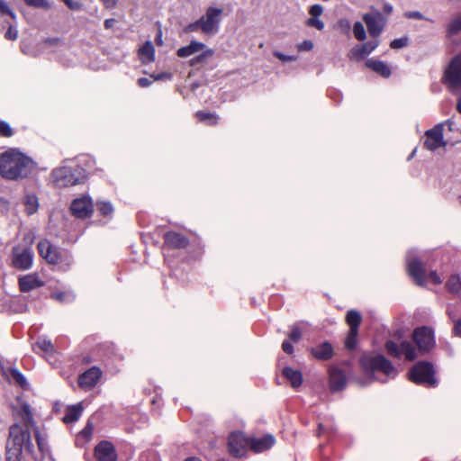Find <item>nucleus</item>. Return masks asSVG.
Instances as JSON below:
<instances>
[{
	"mask_svg": "<svg viewBox=\"0 0 461 461\" xmlns=\"http://www.w3.org/2000/svg\"><path fill=\"white\" fill-rule=\"evenodd\" d=\"M204 49V43L196 41H191L188 45L181 47L176 50V56L178 58H187L196 52L203 50Z\"/></svg>",
	"mask_w": 461,
	"mask_h": 461,
	"instance_id": "2f4dec72",
	"label": "nucleus"
},
{
	"mask_svg": "<svg viewBox=\"0 0 461 461\" xmlns=\"http://www.w3.org/2000/svg\"><path fill=\"white\" fill-rule=\"evenodd\" d=\"M411 338L421 355L430 352L436 344L434 331L427 326L415 328Z\"/></svg>",
	"mask_w": 461,
	"mask_h": 461,
	"instance_id": "f8f14e48",
	"label": "nucleus"
},
{
	"mask_svg": "<svg viewBox=\"0 0 461 461\" xmlns=\"http://www.w3.org/2000/svg\"><path fill=\"white\" fill-rule=\"evenodd\" d=\"M453 332L456 336L461 337V318L455 322Z\"/></svg>",
	"mask_w": 461,
	"mask_h": 461,
	"instance_id": "680f3d73",
	"label": "nucleus"
},
{
	"mask_svg": "<svg viewBox=\"0 0 461 461\" xmlns=\"http://www.w3.org/2000/svg\"><path fill=\"white\" fill-rule=\"evenodd\" d=\"M201 51L202 52L200 54L190 59L188 61V65L196 71L205 68L209 64L210 59H212L215 54L214 50L206 47Z\"/></svg>",
	"mask_w": 461,
	"mask_h": 461,
	"instance_id": "bb28decb",
	"label": "nucleus"
},
{
	"mask_svg": "<svg viewBox=\"0 0 461 461\" xmlns=\"http://www.w3.org/2000/svg\"><path fill=\"white\" fill-rule=\"evenodd\" d=\"M69 210L71 214L77 219H88L94 212L93 200L89 195L84 194L72 201Z\"/></svg>",
	"mask_w": 461,
	"mask_h": 461,
	"instance_id": "f3484780",
	"label": "nucleus"
},
{
	"mask_svg": "<svg viewBox=\"0 0 461 461\" xmlns=\"http://www.w3.org/2000/svg\"><path fill=\"white\" fill-rule=\"evenodd\" d=\"M282 375L287 381H289L291 386L294 388H297L303 384V374L299 370H294L290 366H285L282 370Z\"/></svg>",
	"mask_w": 461,
	"mask_h": 461,
	"instance_id": "7c9ffc66",
	"label": "nucleus"
},
{
	"mask_svg": "<svg viewBox=\"0 0 461 461\" xmlns=\"http://www.w3.org/2000/svg\"><path fill=\"white\" fill-rule=\"evenodd\" d=\"M249 437L242 432L235 431L230 434L228 438L229 454L236 458H241L246 456L249 449Z\"/></svg>",
	"mask_w": 461,
	"mask_h": 461,
	"instance_id": "2eb2a0df",
	"label": "nucleus"
},
{
	"mask_svg": "<svg viewBox=\"0 0 461 461\" xmlns=\"http://www.w3.org/2000/svg\"><path fill=\"white\" fill-rule=\"evenodd\" d=\"M14 135V131L5 121H0V136L5 138H10Z\"/></svg>",
	"mask_w": 461,
	"mask_h": 461,
	"instance_id": "a18cd8bd",
	"label": "nucleus"
},
{
	"mask_svg": "<svg viewBox=\"0 0 461 461\" xmlns=\"http://www.w3.org/2000/svg\"><path fill=\"white\" fill-rule=\"evenodd\" d=\"M94 456L97 461H117L118 454L114 445L109 440H101L94 448Z\"/></svg>",
	"mask_w": 461,
	"mask_h": 461,
	"instance_id": "aec40b11",
	"label": "nucleus"
},
{
	"mask_svg": "<svg viewBox=\"0 0 461 461\" xmlns=\"http://www.w3.org/2000/svg\"><path fill=\"white\" fill-rule=\"evenodd\" d=\"M456 110L459 113H461V98L458 99L456 104Z\"/></svg>",
	"mask_w": 461,
	"mask_h": 461,
	"instance_id": "774afa93",
	"label": "nucleus"
},
{
	"mask_svg": "<svg viewBox=\"0 0 461 461\" xmlns=\"http://www.w3.org/2000/svg\"><path fill=\"white\" fill-rule=\"evenodd\" d=\"M138 57L140 62L144 65L155 61V48L150 41H147L138 50Z\"/></svg>",
	"mask_w": 461,
	"mask_h": 461,
	"instance_id": "c756f323",
	"label": "nucleus"
},
{
	"mask_svg": "<svg viewBox=\"0 0 461 461\" xmlns=\"http://www.w3.org/2000/svg\"><path fill=\"white\" fill-rule=\"evenodd\" d=\"M384 348L387 354L394 358H400L402 356H404L408 361H413L417 358L416 348L408 340H402L400 345L393 340H387Z\"/></svg>",
	"mask_w": 461,
	"mask_h": 461,
	"instance_id": "ddd939ff",
	"label": "nucleus"
},
{
	"mask_svg": "<svg viewBox=\"0 0 461 461\" xmlns=\"http://www.w3.org/2000/svg\"><path fill=\"white\" fill-rule=\"evenodd\" d=\"M249 449L254 453H261L270 449L275 442V438L267 434L261 438H249Z\"/></svg>",
	"mask_w": 461,
	"mask_h": 461,
	"instance_id": "393cba45",
	"label": "nucleus"
},
{
	"mask_svg": "<svg viewBox=\"0 0 461 461\" xmlns=\"http://www.w3.org/2000/svg\"><path fill=\"white\" fill-rule=\"evenodd\" d=\"M95 359L89 355L82 356L80 358V364L83 366L90 365Z\"/></svg>",
	"mask_w": 461,
	"mask_h": 461,
	"instance_id": "bf43d9fd",
	"label": "nucleus"
},
{
	"mask_svg": "<svg viewBox=\"0 0 461 461\" xmlns=\"http://www.w3.org/2000/svg\"><path fill=\"white\" fill-rule=\"evenodd\" d=\"M62 2L70 9V10H80L82 5L79 2L74 0H62Z\"/></svg>",
	"mask_w": 461,
	"mask_h": 461,
	"instance_id": "864d4df0",
	"label": "nucleus"
},
{
	"mask_svg": "<svg viewBox=\"0 0 461 461\" xmlns=\"http://www.w3.org/2000/svg\"><path fill=\"white\" fill-rule=\"evenodd\" d=\"M95 208L98 215L109 219L112 218L114 211L112 203L106 201H97L95 203Z\"/></svg>",
	"mask_w": 461,
	"mask_h": 461,
	"instance_id": "4c0bfd02",
	"label": "nucleus"
},
{
	"mask_svg": "<svg viewBox=\"0 0 461 461\" xmlns=\"http://www.w3.org/2000/svg\"><path fill=\"white\" fill-rule=\"evenodd\" d=\"M93 434V425L88 422L86 427L78 433L77 439L83 438L86 442L90 441Z\"/></svg>",
	"mask_w": 461,
	"mask_h": 461,
	"instance_id": "c03bdc74",
	"label": "nucleus"
},
{
	"mask_svg": "<svg viewBox=\"0 0 461 461\" xmlns=\"http://www.w3.org/2000/svg\"><path fill=\"white\" fill-rule=\"evenodd\" d=\"M333 448L330 445L321 447V461H333L332 458Z\"/></svg>",
	"mask_w": 461,
	"mask_h": 461,
	"instance_id": "37998d69",
	"label": "nucleus"
},
{
	"mask_svg": "<svg viewBox=\"0 0 461 461\" xmlns=\"http://www.w3.org/2000/svg\"><path fill=\"white\" fill-rule=\"evenodd\" d=\"M52 183L57 188H67L83 184L86 180L84 169L78 166L60 167L51 173Z\"/></svg>",
	"mask_w": 461,
	"mask_h": 461,
	"instance_id": "0eeeda50",
	"label": "nucleus"
},
{
	"mask_svg": "<svg viewBox=\"0 0 461 461\" xmlns=\"http://www.w3.org/2000/svg\"><path fill=\"white\" fill-rule=\"evenodd\" d=\"M106 9H113L117 5V0H100Z\"/></svg>",
	"mask_w": 461,
	"mask_h": 461,
	"instance_id": "13d9d810",
	"label": "nucleus"
},
{
	"mask_svg": "<svg viewBox=\"0 0 461 461\" xmlns=\"http://www.w3.org/2000/svg\"><path fill=\"white\" fill-rule=\"evenodd\" d=\"M366 67L375 72L379 76L388 78L391 74L390 67L384 61L375 59H369L366 61Z\"/></svg>",
	"mask_w": 461,
	"mask_h": 461,
	"instance_id": "c85d7f7f",
	"label": "nucleus"
},
{
	"mask_svg": "<svg viewBox=\"0 0 461 461\" xmlns=\"http://www.w3.org/2000/svg\"><path fill=\"white\" fill-rule=\"evenodd\" d=\"M362 19L366 25L369 35L375 39L381 35L387 23L384 14L375 8H372L370 13L365 14Z\"/></svg>",
	"mask_w": 461,
	"mask_h": 461,
	"instance_id": "4468645a",
	"label": "nucleus"
},
{
	"mask_svg": "<svg viewBox=\"0 0 461 461\" xmlns=\"http://www.w3.org/2000/svg\"><path fill=\"white\" fill-rule=\"evenodd\" d=\"M31 430L23 428L21 423H13L9 427L5 446L6 461H22L23 451L33 454L34 447L32 441Z\"/></svg>",
	"mask_w": 461,
	"mask_h": 461,
	"instance_id": "f03ea898",
	"label": "nucleus"
},
{
	"mask_svg": "<svg viewBox=\"0 0 461 461\" xmlns=\"http://www.w3.org/2000/svg\"><path fill=\"white\" fill-rule=\"evenodd\" d=\"M33 434H34V438H35L39 451L42 454L48 453L50 451V447L48 445L46 436L41 434L39 428L33 429Z\"/></svg>",
	"mask_w": 461,
	"mask_h": 461,
	"instance_id": "a19ab883",
	"label": "nucleus"
},
{
	"mask_svg": "<svg viewBox=\"0 0 461 461\" xmlns=\"http://www.w3.org/2000/svg\"><path fill=\"white\" fill-rule=\"evenodd\" d=\"M150 77L158 81V80H162V79H169L171 77V74L169 73H160V74H152L150 75Z\"/></svg>",
	"mask_w": 461,
	"mask_h": 461,
	"instance_id": "6e6d98bb",
	"label": "nucleus"
},
{
	"mask_svg": "<svg viewBox=\"0 0 461 461\" xmlns=\"http://www.w3.org/2000/svg\"><path fill=\"white\" fill-rule=\"evenodd\" d=\"M82 411L83 407L80 403L68 406L62 419L63 422L68 424L77 421L80 418Z\"/></svg>",
	"mask_w": 461,
	"mask_h": 461,
	"instance_id": "473e14b6",
	"label": "nucleus"
},
{
	"mask_svg": "<svg viewBox=\"0 0 461 461\" xmlns=\"http://www.w3.org/2000/svg\"><path fill=\"white\" fill-rule=\"evenodd\" d=\"M359 365L363 373L369 377H373L377 372L390 378H394L398 374L392 362L381 354H364L359 358Z\"/></svg>",
	"mask_w": 461,
	"mask_h": 461,
	"instance_id": "20e7f679",
	"label": "nucleus"
},
{
	"mask_svg": "<svg viewBox=\"0 0 461 461\" xmlns=\"http://www.w3.org/2000/svg\"><path fill=\"white\" fill-rule=\"evenodd\" d=\"M353 33H354L355 38L359 41H363L366 38L364 25L360 22H356L354 23Z\"/></svg>",
	"mask_w": 461,
	"mask_h": 461,
	"instance_id": "79ce46f5",
	"label": "nucleus"
},
{
	"mask_svg": "<svg viewBox=\"0 0 461 461\" xmlns=\"http://www.w3.org/2000/svg\"><path fill=\"white\" fill-rule=\"evenodd\" d=\"M322 6L320 5H313L310 7L309 14L312 17H319L322 14Z\"/></svg>",
	"mask_w": 461,
	"mask_h": 461,
	"instance_id": "603ef678",
	"label": "nucleus"
},
{
	"mask_svg": "<svg viewBox=\"0 0 461 461\" xmlns=\"http://www.w3.org/2000/svg\"><path fill=\"white\" fill-rule=\"evenodd\" d=\"M302 338V328L298 324H294L287 333V339L282 343V350L287 355H293L294 352L293 345L298 343Z\"/></svg>",
	"mask_w": 461,
	"mask_h": 461,
	"instance_id": "b1692460",
	"label": "nucleus"
},
{
	"mask_svg": "<svg viewBox=\"0 0 461 461\" xmlns=\"http://www.w3.org/2000/svg\"><path fill=\"white\" fill-rule=\"evenodd\" d=\"M10 266L17 270L25 271L33 264L34 253L31 245L17 244L13 247Z\"/></svg>",
	"mask_w": 461,
	"mask_h": 461,
	"instance_id": "1a4fd4ad",
	"label": "nucleus"
},
{
	"mask_svg": "<svg viewBox=\"0 0 461 461\" xmlns=\"http://www.w3.org/2000/svg\"><path fill=\"white\" fill-rule=\"evenodd\" d=\"M194 116L199 122L205 123L209 126H215L219 122V116L214 113L197 111Z\"/></svg>",
	"mask_w": 461,
	"mask_h": 461,
	"instance_id": "72a5a7b5",
	"label": "nucleus"
},
{
	"mask_svg": "<svg viewBox=\"0 0 461 461\" xmlns=\"http://www.w3.org/2000/svg\"><path fill=\"white\" fill-rule=\"evenodd\" d=\"M221 15L222 9L210 6L200 19L185 26L183 31L185 33H192L200 31L207 35L215 34L219 30Z\"/></svg>",
	"mask_w": 461,
	"mask_h": 461,
	"instance_id": "423d86ee",
	"label": "nucleus"
},
{
	"mask_svg": "<svg viewBox=\"0 0 461 461\" xmlns=\"http://www.w3.org/2000/svg\"><path fill=\"white\" fill-rule=\"evenodd\" d=\"M24 4L30 7L35 8H48L49 3L47 0H23Z\"/></svg>",
	"mask_w": 461,
	"mask_h": 461,
	"instance_id": "49530a36",
	"label": "nucleus"
},
{
	"mask_svg": "<svg viewBox=\"0 0 461 461\" xmlns=\"http://www.w3.org/2000/svg\"><path fill=\"white\" fill-rule=\"evenodd\" d=\"M12 415L15 423H21L23 428L32 429L38 428L35 426L33 412L28 402H23L19 406L12 407Z\"/></svg>",
	"mask_w": 461,
	"mask_h": 461,
	"instance_id": "6ab92c4d",
	"label": "nucleus"
},
{
	"mask_svg": "<svg viewBox=\"0 0 461 461\" xmlns=\"http://www.w3.org/2000/svg\"><path fill=\"white\" fill-rule=\"evenodd\" d=\"M347 385V376L343 370L338 367L329 368V387L331 392H340Z\"/></svg>",
	"mask_w": 461,
	"mask_h": 461,
	"instance_id": "4be33fe9",
	"label": "nucleus"
},
{
	"mask_svg": "<svg viewBox=\"0 0 461 461\" xmlns=\"http://www.w3.org/2000/svg\"><path fill=\"white\" fill-rule=\"evenodd\" d=\"M24 211L27 215H32L38 211L39 201L34 194H27L23 198Z\"/></svg>",
	"mask_w": 461,
	"mask_h": 461,
	"instance_id": "f704fd0d",
	"label": "nucleus"
},
{
	"mask_svg": "<svg viewBox=\"0 0 461 461\" xmlns=\"http://www.w3.org/2000/svg\"><path fill=\"white\" fill-rule=\"evenodd\" d=\"M115 23H116V20L110 18V19L104 20V25L105 29H112Z\"/></svg>",
	"mask_w": 461,
	"mask_h": 461,
	"instance_id": "0e129e2a",
	"label": "nucleus"
},
{
	"mask_svg": "<svg viewBox=\"0 0 461 461\" xmlns=\"http://www.w3.org/2000/svg\"><path fill=\"white\" fill-rule=\"evenodd\" d=\"M103 375V370L100 367L93 366L78 375L77 385L81 390L89 392L99 384Z\"/></svg>",
	"mask_w": 461,
	"mask_h": 461,
	"instance_id": "dca6fc26",
	"label": "nucleus"
},
{
	"mask_svg": "<svg viewBox=\"0 0 461 461\" xmlns=\"http://www.w3.org/2000/svg\"><path fill=\"white\" fill-rule=\"evenodd\" d=\"M37 249L39 255L49 265L59 266L64 271L68 270L73 263L72 256L67 250L54 246L46 239L38 242Z\"/></svg>",
	"mask_w": 461,
	"mask_h": 461,
	"instance_id": "39448f33",
	"label": "nucleus"
},
{
	"mask_svg": "<svg viewBox=\"0 0 461 461\" xmlns=\"http://www.w3.org/2000/svg\"><path fill=\"white\" fill-rule=\"evenodd\" d=\"M423 146L430 151L447 146V141L444 140V125L442 123H438L433 128L425 131Z\"/></svg>",
	"mask_w": 461,
	"mask_h": 461,
	"instance_id": "a211bd4d",
	"label": "nucleus"
},
{
	"mask_svg": "<svg viewBox=\"0 0 461 461\" xmlns=\"http://www.w3.org/2000/svg\"><path fill=\"white\" fill-rule=\"evenodd\" d=\"M19 290L22 293H30L31 291L42 287L45 282L41 279L38 273H31L22 276L18 278Z\"/></svg>",
	"mask_w": 461,
	"mask_h": 461,
	"instance_id": "412c9836",
	"label": "nucleus"
},
{
	"mask_svg": "<svg viewBox=\"0 0 461 461\" xmlns=\"http://www.w3.org/2000/svg\"><path fill=\"white\" fill-rule=\"evenodd\" d=\"M408 378L412 383L426 387H436L438 385L434 366L429 361L417 362L409 370Z\"/></svg>",
	"mask_w": 461,
	"mask_h": 461,
	"instance_id": "6e6552de",
	"label": "nucleus"
},
{
	"mask_svg": "<svg viewBox=\"0 0 461 461\" xmlns=\"http://www.w3.org/2000/svg\"><path fill=\"white\" fill-rule=\"evenodd\" d=\"M313 47V44L311 41H304L302 44L298 46L299 50H311Z\"/></svg>",
	"mask_w": 461,
	"mask_h": 461,
	"instance_id": "4d7b16f0",
	"label": "nucleus"
},
{
	"mask_svg": "<svg viewBox=\"0 0 461 461\" xmlns=\"http://www.w3.org/2000/svg\"><path fill=\"white\" fill-rule=\"evenodd\" d=\"M429 278L434 285H439L442 283L440 276L436 271H430L429 274Z\"/></svg>",
	"mask_w": 461,
	"mask_h": 461,
	"instance_id": "5fc2aeb1",
	"label": "nucleus"
},
{
	"mask_svg": "<svg viewBox=\"0 0 461 461\" xmlns=\"http://www.w3.org/2000/svg\"><path fill=\"white\" fill-rule=\"evenodd\" d=\"M156 43L158 46H161L163 44V41L161 39V32H159L158 36L156 38Z\"/></svg>",
	"mask_w": 461,
	"mask_h": 461,
	"instance_id": "338daca9",
	"label": "nucleus"
},
{
	"mask_svg": "<svg viewBox=\"0 0 461 461\" xmlns=\"http://www.w3.org/2000/svg\"><path fill=\"white\" fill-rule=\"evenodd\" d=\"M275 57H276L277 59H279L280 60L282 61H292L294 59V57L292 56H286L281 52H276L275 53Z\"/></svg>",
	"mask_w": 461,
	"mask_h": 461,
	"instance_id": "e2e57ef3",
	"label": "nucleus"
},
{
	"mask_svg": "<svg viewBox=\"0 0 461 461\" xmlns=\"http://www.w3.org/2000/svg\"><path fill=\"white\" fill-rule=\"evenodd\" d=\"M461 32V13L454 16L446 25V32L448 37L457 35Z\"/></svg>",
	"mask_w": 461,
	"mask_h": 461,
	"instance_id": "e433bc0d",
	"label": "nucleus"
},
{
	"mask_svg": "<svg viewBox=\"0 0 461 461\" xmlns=\"http://www.w3.org/2000/svg\"><path fill=\"white\" fill-rule=\"evenodd\" d=\"M194 237L191 240L187 236L182 232L176 230H168L163 234V249L167 251L170 250H186L189 247L193 248V252L200 257L203 252V246L200 238L190 232Z\"/></svg>",
	"mask_w": 461,
	"mask_h": 461,
	"instance_id": "7ed1b4c3",
	"label": "nucleus"
},
{
	"mask_svg": "<svg viewBox=\"0 0 461 461\" xmlns=\"http://www.w3.org/2000/svg\"><path fill=\"white\" fill-rule=\"evenodd\" d=\"M408 44V39L407 38H399L394 39L390 42V47L393 50L401 49Z\"/></svg>",
	"mask_w": 461,
	"mask_h": 461,
	"instance_id": "8fccbe9b",
	"label": "nucleus"
},
{
	"mask_svg": "<svg viewBox=\"0 0 461 461\" xmlns=\"http://www.w3.org/2000/svg\"><path fill=\"white\" fill-rule=\"evenodd\" d=\"M446 288L454 294L461 293V278L458 275H452L446 282Z\"/></svg>",
	"mask_w": 461,
	"mask_h": 461,
	"instance_id": "ea45409f",
	"label": "nucleus"
},
{
	"mask_svg": "<svg viewBox=\"0 0 461 461\" xmlns=\"http://www.w3.org/2000/svg\"><path fill=\"white\" fill-rule=\"evenodd\" d=\"M34 169V161L16 149H9L0 154V176L5 179L28 178Z\"/></svg>",
	"mask_w": 461,
	"mask_h": 461,
	"instance_id": "f257e3e1",
	"label": "nucleus"
},
{
	"mask_svg": "<svg viewBox=\"0 0 461 461\" xmlns=\"http://www.w3.org/2000/svg\"><path fill=\"white\" fill-rule=\"evenodd\" d=\"M306 25L309 27H314L319 31H321L324 28L323 22L321 21L318 17H311L307 19Z\"/></svg>",
	"mask_w": 461,
	"mask_h": 461,
	"instance_id": "09e8293b",
	"label": "nucleus"
},
{
	"mask_svg": "<svg viewBox=\"0 0 461 461\" xmlns=\"http://www.w3.org/2000/svg\"><path fill=\"white\" fill-rule=\"evenodd\" d=\"M33 349L45 355H53L56 352L54 345L45 339H39L35 342Z\"/></svg>",
	"mask_w": 461,
	"mask_h": 461,
	"instance_id": "c9c22d12",
	"label": "nucleus"
},
{
	"mask_svg": "<svg viewBox=\"0 0 461 461\" xmlns=\"http://www.w3.org/2000/svg\"><path fill=\"white\" fill-rule=\"evenodd\" d=\"M442 82L452 93L461 86V53L456 54L449 61L444 71Z\"/></svg>",
	"mask_w": 461,
	"mask_h": 461,
	"instance_id": "9b49d317",
	"label": "nucleus"
},
{
	"mask_svg": "<svg viewBox=\"0 0 461 461\" xmlns=\"http://www.w3.org/2000/svg\"><path fill=\"white\" fill-rule=\"evenodd\" d=\"M18 37V32L15 27L10 25L5 33V38L8 41H15Z\"/></svg>",
	"mask_w": 461,
	"mask_h": 461,
	"instance_id": "3c124183",
	"label": "nucleus"
},
{
	"mask_svg": "<svg viewBox=\"0 0 461 461\" xmlns=\"http://www.w3.org/2000/svg\"><path fill=\"white\" fill-rule=\"evenodd\" d=\"M311 355L317 360L328 361L333 357L334 348L329 341L321 342L309 349Z\"/></svg>",
	"mask_w": 461,
	"mask_h": 461,
	"instance_id": "a878e982",
	"label": "nucleus"
},
{
	"mask_svg": "<svg viewBox=\"0 0 461 461\" xmlns=\"http://www.w3.org/2000/svg\"><path fill=\"white\" fill-rule=\"evenodd\" d=\"M345 321L349 330L344 340V347L346 349L353 351L358 344V331L362 316L357 311L349 310L346 314Z\"/></svg>",
	"mask_w": 461,
	"mask_h": 461,
	"instance_id": "9d476101",
	"label": "nucleus"
},
{
	"mask_svg": "<svg viewBox=\"0 0 461 461\" xmlns=\"http://www.w3.org/2000/svg\"><path fill=\"white\" fill-rule=\"evenodd\" d=\"M9 375L16 385L20 386L23 390H27L29 388V384L26 378L19 370L15 368H10Z\"/></svg>",
	"mask_w": 461,
	"mask_h": 461,
	"instance_id": "58836bf2",
	"label": "nucleus"
},
{
	"mask_svg": "<svg viewBox=\"0 0 461 461\" xmlns=\"http://www.w3.org/2000/svg\"><path fill=\"white\" fill-rule=\"evenodd\" d=\"M137 83L140 87H148L151 85L152 82L147 77H140Z\"/></svg>",
	"mask_w": 461,
	"mask_h": 461,
	"instance_id": "052dcab7",
	"label": "nucleus"
},
{
	"mask_svg": "<svg viewBox=\"0 0 461 461\" xmlns=\"http://www.w3.org/2000/svg\"><path fill=\"white\" fill-rule=\"evenodd\" d=\"M410 276L415 280L416 284L423 286L426 284V271L422 263L419 259H412L408 265Z\"/></svg>",
	"mask_w": 461,
	"mask_h": 461,
	"instance_id": "cd10ccee",
	"label": "nucleus"
},
{
	"mask_svg": "<svg viewBox=\"0 0 461 461\" xmlns=\"http://www.w3.org/2000/svg\"><path fill=\"white\" fill-rule=\"evenodd\" d=\"M52 297L56 300H59V301H63L64 300V297H65V294L64 293H54L52 294Z\"/></svg>",
	"mask_w": 461,
	"mask_h": 461,
	"instance_id": "69168bd1",
	"label": "nucleus"
},
{
	"mask_svg": "<svg viewBox=\"0 0 461 461\" xmlns=\"http://www.w3.org/2000/svg\"><path fill=\"white\" fill-rule=\"evenodd\" d=\"M0 14L2 16L8 15L13 20L15 19V14L13 12V10L8 6V5L4 1L0 0Z\"/></svg>",
	"mask_w": 461,
	"mask_h": 461,
	"instance_id": "de8ad7c7",
	"label": "nucleus"
},
{
	"mask_svg": "<svg viewBox=\"0 0 461 461\" xmlns=\"http://www.w3.org/2000/svg\"><path fill=\"white\" fill-rule=\"evenodd\" d=\"M379 45V41L375 39L362 44L355 45L348 54L349 59L360 60L373 52Z\"/></svg>",
	"mask_w": 461,
	"mask_h": 461,
	"instance_id": "5701e85b",
	"label": "nucleus"
}]
</instances>
